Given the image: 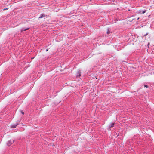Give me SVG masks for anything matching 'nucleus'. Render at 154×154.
<instances>
[{
	"label": "nucleus",
	"mask_w": 154,
	"mask_h": 154,
	"mask_svg": "<svg viewBox=\"0 0 154 154\" xmlns=\"http://www.w3.org/2000/svg\"><path fill=\"white\" fill-rule=\"evenodd\" d=\"M14 142V140H10L8 141L7 143V145L8 146H10L12 143Z\"/></svg>",
	"instance_id": "obj_1"
},
{
	"label": "nucleus",
	"mask_w": 154,
	"mask_h": 154,
	"mask_svg": "<svg viewBox=\"0 0 154 154\" xmlns=\"http://www.w3.org/2000/svg\"><path fill=\"white\" fill-rule=\"evenodd\" d=\"M18 125V123H16L11 126V127L12 128H14Z\"/></svg>",
	"instance_id": "obj_2"
},
{
	"label": "nucleus",
	"mask_w": 154,
	"mask_h": 154,
	"mask_svg": "<svg viewBox=\"0 0 154 154\" xmlns=\"http://www.w3.org/2000/svg\"><path fill=\"white\" fill-rule=\"evenodd\" d=\"M29 29V28H27L26 29H24V28H23V29H22L21 30V32H22L23 31H26V30H28Z\"/></svg>",
	"instance_id": "obj_3"
},
{
	"label": "nucleus",
	"mask_w": 154,
	"mask_h": 154,
	"mask_svg": "<svg viewBox=\"0 0 154 154\" xmlns=\"http://www.w3.org/2000/svg\"><path fill=\"white\" fill-rule=\"evenodd\" d=\"M78 75H77V77H79L81 76V74H80L81 72L80 71H78Z\"/></svg>",
	"instance_id": "obj_4"
},
{
	"label": "nucleus",
	"mask_w": 154,
	"mask_h": 154,
	"mask_svg": "<svg viewBox=\"0 0 154 154\" xmlns=\"http://www.w3.org/2000/svg\"><path fill=\"white\" fill-rule=\"evenodd\" d=\"M45 16L44 14H42L41 16L39 17L38 18H42Z\"/></svg>",
	"instance_id": "obj_5"
},
{
	"label": "nucleus",
	"mask_w": 154,
	"mask_h": 154,
	"mask_svg": "<svg viewBox=\"0 0 154 154\" xmlns=\"http://www.w3.org/2000/svg\"><path fill=\"white\" fill-rule=\"evenodd\" d=\"M114 123H112L111 125L110 126V128H112V127H113V126H114Z\"/></svg>",
	"instance_id": "obj_6"
},
{
	"label": "nucleus",
	"mask_w": 154,
	"mask_h": 154,
	"mask_svg": "<svg viewBox=\"0 0 154 154\" xmlns=\"http://www.w3.org/2000/svg\"><path fill=\"white\" fill-rule=\"evenodd\" d=\"M110 33V31L108 29V30H107V33L108 34H109Z\"/></svg>",
	"instance_id": "obj_7"
},
{
	"label": "nucleus",
	"mask_w": 154,
	"mask_h": 154,
	"mask_svg": "<svg viewBox=\"0 0 154 154\" xmlns=\"http://www.w3.org/2000/svg\"><path fill=\"white\" fill-rule=\"evenodd\" d=\"M21 112L22 114H24V113L22 111H21Z\"/></svg>",
	"instance_id": "obj_8"
},
{
	"label": "nucleus",
	"mask_w": 154,
	"mask_h": 154,
	"mask_svg": "<svg viewBox=\"0 0 154 154\" xmlns=\"http://www.w3.org/2000/svg\"><path fill=\"white\" fill-rule=\"evenodd\" d=\"M144 86L146 88H147L148 87V86L146 85H145Z\"/></svg>",
	"instance_id": "obj_9"
},
{
	"label": "nucleus",
	"mask_w": 154,
	"mask_h": 154,
	"mask_svg": "<svg viewBox=\"0 0 154 154\" xmlns=\"http://www.w3.org/2000/svg\"><path fill=\"white\" fill-rule=\"evenodd\" d=\"M145 12H146V11H143L142 12V13H143V14H144V13Z\"/></svg>",
	"instance_id": "obj_10"
},
{
	"label": "nucleus",
	"mask_w": 154,
	"mask_h": 154,
	"mask_svg": "<svg viewBox=\"0 0 154 154\" xmlns=\"http://www.w3.org/2000/svg\"><path fill=\"white\" fill-rule=\"evenodd\" d=\"M147 34H146V35H145V36L146 35H147Z\"/></svg>",
	"instance_id": "obj_11"
},
{
	"label": "nucleus",
	"mask_w": 154,
	"mask_h": 154,
	"mask_svg": "<svg viewBox=\"0 0 154 154\" xmlns=\"http://www.w3.org/2000/svg\"><path fill=\"white\" fill-rule=\"evenodd\" d=\"M46 51H48V49H46Z\"/></svg>",
	"instance_id": "obj_12"
},
{
	"label": "nucleus",
	"mask_w": 154,
	"mask_h": 154,
	"mask_svg": "<svg viewBox=\"0 0 154 154\" xmlns=\"http://www.w3.org/2000/svg\"><path fill=\"white\" fill-rule=\"evenodd\" d=\"M139 19V18H137V19L138 20V19Z\"/></svg>",
	"instance_id": "obj_13"
}]
</instances>
